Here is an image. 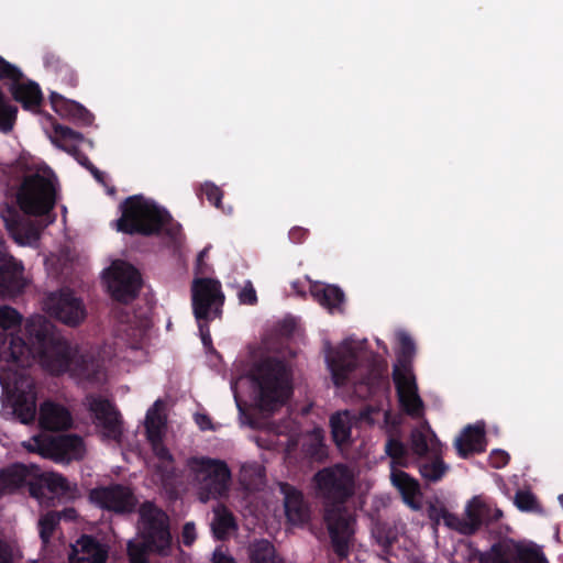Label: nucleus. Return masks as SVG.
<instances>
[{
	"label": "nucleus",
	"instance_id": "nucleus-1",
	"mask_svg": "<svg viewBox=\"0 0 563 563\" xmlns=\"http://www.w3.org/2000/svg\"><path fill=\"white\" fill-rule=\"evenodd\" d=\"M25 331L27 342L10 335L8 347L0 351L4 363H12L24 371L31 360L37 358L41 366L53 375L67 373L79 380H100L102 365L96 354L63 338L46 318H30Z\"/></svg>",
	"mask_w": 563,
	"mask_h": 563
},
{
	"label": "nucleus",
	"instance_id": "nucleus-2",
	"mask_svg": "<svg viewBox=\"0 0 563 563\" xmlns=\"http://www.w3.org/2000/svg\"><path fill=\"white\" fill-rule=\"evenodd\" d=\"M317 492L324 500L323 520L333 552L347 559L353 541L355 517L345 506L354 495V475L347 465L339 463L318 471L313 476Z\"/></svg>",
	"mask_w": 563,
	"mask_h": 563
},
{
	"label": "nucleus",
	"instance_id": "nucleus-3",
	"mask_svg": "<svg viewBox=\"0 0 563 563\" xmlns=\"http://www.w3.org/2000/svg\"><path fill=\"white\" fill-rule=\"evenodd\" d=\"M325 361L336 387L345 386L349 382H352L355 391L367 397L383 395L390 389L387 365L375 355L368 358L366 373L360 379L354 377L362 360L360 349L350 340H344L336 347L330 349Z\"/></svg>",
	"mask_w": 563,
	"mask_h": 563
},
{
	"label": "nucleus",
	"instance_id": "nucleus-4",
	"mask_svg": "<svg viewBox=\"0 0 563 563\" xmlns=\"http://www.w3.org/2000/svg\"><path fill=\"white\" fill-rule=\"evenodd\" d=\"M249 380L257 386V406L273 413L287 404L294 393L292 371L278 357L268 356L257 365L256 374L249 371Z\"/></svg>",
	"mask_w": 563,
	"mask_h": 563
},
{
	"label": "nucleus",
	"instance_id": "nucleus-5",
	"mask_svg": "<svg viewBox=\"0 0 563 563\" xmlns=\"http://www.w3.org/2000/svg\"><path fill=\"white\" fill-rule=\"evenodd\" d=\"M398 364L393 369V380L397 398L404 412L417 419L423 415V401L418 394L416 377L411 368V358L416 352L415 342L406 334L399 336Z\"/></svg>",
	"mask_w": 563,
	"mask_h": 563
},
{
	"label": "nucleus",
	"instance_id": "nucleus-6",
	"mask_svg": "<svg viewBox=\"0 0 563 563\" xmlns=\"http://www.w3.org/2000/svg\"><path fill=\"white\" fill-rule=\"evenodd\" d=\"M188 476L197 490L198 499L206 504L219 499L229 492L231 472L222 460L190 457L187 460Z\"/></svg>",
	"mask_w": 563,
	"mask_h": 563
},
{
	"label": "nucleus",
	"instance_id": "nucleus-7",
	"mask_svg": "<svg viewBox=\"0 0 563 563\" xmlns=\"http://www.w3.org/2000/svg\"><path fill=\"white\" fill-rule=\"evenodd\" d=\"M121 209L117 229L126 234H157L169 220L166 211L142 196L126 198Z\"/></svg>",
	"mask_w": 563,
	"mask_h": 563
},
{
	"label": "nucleus",
	"instance_id": "nucleus-8",
	"mask_svg": "<svg viewBox=\"0 0 563 563\" xmlns=\"http://www.w3.org/2000/svg\"><path fill=\"white\" fill-rule=\"evenodd\" d=\"M430 518L442 519L444 525L463 536L475 534L483 526H489L503 518L501 509L493 507L481 497L474 496L465 506L464 517L450 512L446 508H432Z\"/></svg>",
	"mask_w": 563,
	"mask_h": 563
},
{
	"label": "nucleus",
	"instance_id": "nucleus-9",
	"mask_svg": "<svg viewBox=\"0 0 563 563\" xmlns=\"http://www.w3.org/2000/svg\"><path fill=\"white\" fill-rule=\"evenodd\" d=\"M55 201L56 188L48 174L26 176L18 191V203L26 214L45 216L54 208Z\"/></svg>",
	"mask_w": 563,
	"mask_h": 563
},
{
	"label": "nucleus",
	"instance_id": "nucleus-10",
	"mask_svg": "<svg viewBox=\"0 0 563 563\" xmlns=\"http://www.w3.org/2000/svg\"><path fill=\"white\" fill-rule=\"evenodd\" d=\"M139 515L141 538L152 544L155 553L167 555L172 543L168 516L152 501L143 503Z\"/></svg>",
	"mask_w": 563,
	"mask_h": 563
},
{
	"label": "nucleus",
	"instance_id": "nucleus-11",
	"mask_svg": "<svg viewBox=\"0 0 563 563\" xmlns=\"http://www.w3.org/2000/svg\"><path fill=\"white\" fill-rule=\"evenodd\" d=\"M43 309L52 318L71 328L81 324L87 317L84 301L68 288L47 294L43 299Z\"/></svg>",
	"mask_w": 563,
	"mask_h": 563
},
{
	"label": "nucleus",
	"instance_id": "nucleus-12",
	"mask_svg": "<svg viewBox=\"0 0 563 563\" xmlns=\"http://www.w3.org/2000/svg\"><path fill=\"white\" fill-rule=\"evenodd\" d=\"M25 446L56 462L69 463L73 460L82 459L85 454L82 439L75 434L34 437L33 443Z\"/></svg>",
	"mask_w": 563,
	"mask_h": 563
},
{
	"label": "nucleus",
	"instance_id": "nucleus-13",
	"mask_svg": "<svg viewBox=\"0 0 563 563\" xmlns=\"http://www.w3.org/2000/svg\"><path fill=\"white\" fill-rule=\"evenodd\" d=\"M107 287L111 297L123 303L134 300L141 288V275L131 264L114 261L106 272Z\"/></svg>",
	"mask_w": 563,
	"mask_h": 563
},
{
	"label": "nucleus",
	"instance_id": "nucleus-14",
	"mask_svg": "<svg viewBox=\"0 0 563 563\" xmlns=\"http://www.w3.org/2000/svg\"><path fill=\"white\" fill-rule=\"evenodd\" d=\"M84 405L92 415L102 438L120 442L123 422L114 406L108 399L97 395L87 396Z\"/></svg>",
	"mask_w": 563,
	"mask_h": 563
},
{
	"label": "nucleus",
	"instance_id": "nucleus-15",
	"mask_svg": "<svg viewBox=\"0 0 563 563\" xmlns=\"http://www.w3.org/2000/svg\"><path fill=\"white\" fill-rule=\"evenodd\" d=\"M192 307L197 319H209L220 313L223 295L218 280L196 278L191 286Z\"/></svg>",
	"mask_w": 563,
	"mask_h": 563
},
{
	"label": "nucleus",
	"instance_id": "nucleus-16",
	"mask_svg": "<svg viewBox=\"0 0 563 563\" xmlns=\"http://www.w3.org/2000/svg\"><path fill=\"white\" fill-rule=\"evenodd\" d=\"M89 498L99 507L120 515L132 514L137 505L131 488L120 484L93 488Z\"/></svg>",
	"mask_w": 563,
	"mask_h": 563
},
{
	"label": "nucleus",
	"instance_id": "nucleus-17",
	"mask_svg": "<svg viewBox=\"0 0 563 563\" xmlns=\"http://www.w3.org/2000/svg\"><path fill=\"white\" fill-rule=\"evenodd\" d=\"M280 493L284 495V507L287 520L292 525H303L310 519V508L303 494L288 483L280 484Z\"/></svg>",
	"mask_w": 563,
	"mask_h": 563
},
{
	"label": "nucleus",
	"instance_id": "nucleus-18",
	"mask_svg": "<svg viewBox=\"0 0 563 563\" xmlns=\"http://www.w3.org/2000/svg\"><path fill=\"white\" fill-rule=\"evenodd\" d=\"M107 550L95 538L82 536L71 545L69 563H106Z\"/></svg>",
	"mask_w": 563,
	"mask_h": 563
},
{
	"label": "nucleus",
	"instance_id": "nucleus-19",
	"mask_svg": "<svg viewBox=\"0 0 563 563\" xmlns=\"http://www.w3.org/2000/svg\"><path fill=\"white\" fill-rule=\"evenodd\" d=\"M22 272L23 267L12 256L0 257V296H13L23 289Z\"/></svg>",
	"mask_w": 563,
	"mask_h": 563
},
{
	"label": "nucleus",
	"instance_id": "nucleus-20",
	"mask_svg": "<svg viewBox=\"0 0 563 563\" xmlns=\"http://www.w3.org/2000/svg\"><path fill=\"white\" fill-rule=\"evenodd\" d=\"M40 424L42 428L58 431L73 424V417L67 408L53 401H45L40 407Z\"/></svg>",
	"mask_w": 563,
	"mask_h": 563
},
{
	"label": "nucleus",
	"instance_id": "nucleus-21",
	"mask_svg": "<svg viewBox=\"0 0 563 563\" xmlns=\"http://www.w3.org/2000/svg\"><path fill=\"white\" fill-rule=\"evenodd\" d=\"M409 444L412 453L419 457H424L429 452L437 454L440 446L435 433L427 421L411 430Z\"/></svg>",
	"mask_w": 563,
	"mask_h": 563
},
{
	"label": "nucleus",
	"instance_id": "nucleus-22",
	"mask_svg": "<svg viewBox=\"0 0 563 563\" xmlns=\"http://www.w3.org/2000/svg\"><path fill=\"white\" fill-rule=\"evenodd\" d=\"M24 464L15 463L0 472V495L11 494L20 488L31 476L32 470Z\"/></svg>",
	"mask_w": 563,
	"mask_h": 563
},
{
	"label": "nucleus",
	"instance_id": "nucleus-23",
	"mask_svg": "<svg viewBox=\"0 0 563 563\" xmlns=\"http://www.w3.org/2000/svg\"><path fill=\"white\" fill-rule=\"evenodd\" d=\"M390 477L393 485L400 493L402 500L411 508L418 509L419 504L416 498L420 494V486L417 479L401 470H393Z\"/></svg>",
	"mask_w": 563,
	"mask_h": 563
},
{
	"label": "nucleus",
	"instance_id": "nucleus-24",
	"mask_svg": "<svg viewBox=\"0 0 563 563\" xmlns=\"http://www.w3.org/2000/svg\"><path fill=\"white\" fill-rule=\"evenodd\" d=\"M484 430L476 426H467L455 440V448L461 457L483 451Z\"/></svg>",
	"mask_w": 563,
	"mask_h": 563
},
{
	"label": "nucleus",
	"instance_id": "nucleus-25",
	"mask_svg": "<svg viewBox=\"0 0 563 563\" xmlns=\"http://www.w3.org/2000/svg\"><path fill=\"white\" fill-rule=\"evenodd\" d=\"M312 297L329 311H342L344 303V292L334 285H313L311 287Z\"/></svg>",
	"mask_w": 563,
	"mask_h": 563
},
{
	"label": "nucleus",
	"instance_id": "nucleus-26",
	"mask_svg": "<svg viewBox=\"0 0 563 563\" xmlns=\"http://www.w3.org/2000/svg\"><path fill=\"white\" fill-rule=\"evenodd\" d=\"M41 481L42 485L30 486L31 495L40 500L45 496V490L52 494H65L71 490L69 482L60 474L54 472L44 473Z\"/></svg>",
	"mask_w": 563,
	"mask_h": 563
},
{
	"label": "nucleus",
	"instance_id": "nucleus-27",
	"mask_svg": "<svg viewBox=\"0 0 563 563\" xmlns=\"http://www.w3.org/2000/svg\"><path fill=\"white\" fill-rule=\"evenodd\" d=\"M213 520L211 530L219 540H225L236 530V523L232 514L223 506H217L213 509Z\"/></svg>",
	"mask_w": 563,
	"mask_h": 563
},
{
	"label": "nucleus",
	"instance_id": "nucleus-28",
	"mask_svg": "<svg viewBox=\"0 0 563 563\" xmlns=\"http://www.w3.org/2000/svg\"><path fill=\"white\" fill-rule=\"evenodd\" d=\"M13 97L21 102L24 108L33 109L42 102V93L35 82L16 84L13 88Z\"/></svg>",
	"mask_w": 563,
	"mask_h": 563
},
{
	"label": "nucleus",
	"instance_id": "nucleus-29",
	"mask_svg": "<svg viewBox=\"0 0 563 563\" xmlns=\"http://www.w3.org/2000/svg\"><path fill=\"white\" fill-rule=\"evenodd\" d=\"M250 563H284L276 555L274 545L267 540H260L249 545Z\"/></svg>",
	"mask_w": 563,
	"mask_h": 563
},
{
	"label": "nucleus",
	"instance_id": "nucleus-30",
	"mask_svg": "<svg viewBox=\"0 0 563 563\" xmlns=\"http://www.w3.org/2000/svg\"><path fill=\"white\" fill-rule=\"evenodd\" d=\"M397 430H390L385 443V453L391 459L393 465L406 466L408 449L397 434Z\"/></svg>",
	"mask_w": 563,
	"mask_h": 563
},
{
	"label": "nucleus",
	"instance_id": "nucleus-31",
	"mask_svg": "<svg viewBox=\"0 0 563 563\" xmlns=\"http://www.w3.org/2000/svg\"><path fill=\"white\" fill-rule=\"evenodd\" d=\"M330 427L332 439L338 445L349 443L351 438V423L347 412L344 415L339 412L332 415L330 418Z\"/></svg>",
	"mask_w": 563,
	"mask_h": 563
},
{
	"label": "nucleus",
	"instance_id": "nucleus-32",
	"mask_svg": "<svg viewBox=\"0 0 563 563\" xmlns=\"http://www.w3.org/2000/svg\"><path fill=\"white\" fill-rule=\"evenodd\" d=\"M510 540L494 543L489 550L478 554V563H511Z\"/></svg>",
	"mask_w": 563,
	"mask_h": 563
},
{
	"label": "nucleus",
	"instance_id": "nucleus-33",
	"mask_svg": "<svg viewBox=\"0 0 563 563\" xmlns=\"http://www.w3.org/2000/svg\"><path fill=\"white\" fill-rule=\"evenodd\" d=\"M511 555L517 563H548L544 554L536 548L525 547L510 540Z\"/></svg>",
	"mask_w": 563,
	"mask_h": 563
},
{
	"label": "nucleus",
	"instance_id": "nucleus-34",
	"mask_svg": "<svg viewBox=\"0 0 563 563\" xmlns=\"http://www.w3.org/2000/svg\"><path fill=\"white\" fill-rule=\"evenodd\" d=\"M165 404L162 400H156L151 409H148L145 428L148 437L162 435V429L165 424V418L162 415Z\"/></svg>",
	"mask_w": 563,
	"mask_h": 563
},
{
	"label": "nucleus",
	"instance_id": "nucleus-35",
	"mask_svg": "<svg viewBox=\"0 0 563 563\" xmlns=\"http://www.w3.org/2000/svg\"><path fill=\"white\" fill-rule=\"evenodd\" d=\"M437 453H439V451ZM448 470L449 466L440 456H438V454H434V459L432 461H423L419 463L420 475L426 481L432 483L440 481L448 472Z\"/></svg>",
	"mask_w": 563,
	"mask_h": 563
},
{
	"label": "nucleus",
	"instance_id": "nucleus-36",
	"mask_svg": "<svg viewBox=\"0 0 563 563\" xmlns=\"http://www.w3.org/2000/svg\"><path fill=\"white\" fill-rule=\"evenodd\" d=\"M60 520V512L48 511L38 520L40 536L44 544L51 540L53 532Z\"/></svg>",
	"mask_w": 563,
	"mask_h": 563
},
{
	"label": "nucleus",
	"instance_id": "nucleus-37",
	"mask_svg": "<svg viewBox=\"0 0 563 563\" xmlns=\"http://www.w3.org/2000/svg\"><path fill=\"white\" fill-rule=\"evenodd\" d=\"M154 552L152 544L143 540L140 542L130 541L128 543V555L130 563H147V553Z\"/></svg>",
	"mask_w": 563,
	"mask_h": 563
},
{
	"label": "nucleus",
	"instance_id": "nucleus-38",
	"mask_svg": "<svg viewBox=\"0 0 563 563\" xmlns=\"http://www.w3.org/2000/svg\"><path fill=\"white\" fill-rule=\"evenodd\" d=\"M515 505L521 511L540 512L541 507L537 497L529 490H518L515 495Z\"/></svg>",
	"mask_w": 563,
	"mask_h": 563
},
{
	"label": "nucleus",
	"instance_id": "nucleus-39",
	"mask_svg": "<svg viewBox=\"0 0 563 563\" xmlns=\"http://www.w3.org/2000/svg\"><path fill=\"white\" fill-rule=\"evenodd\" d=\"M22 316L9 306L0 307V328L2 330H14L20 327Z\"/></svg>",
	"mask_w": 563,
	"mask_h": 563
},
{
	"label": "nucleus",
	"instance_id": "nucleus-40",
	"mask_svg": "<svg viewBox=\"0 0 563 563\" xmlns=\"http://www.w3.org/2000/svg\"><path fill=\"white\" fill-rule=\"evenodd\" d=\"M155 474L159 477V481L165 488L170 487L176 477L174 459L158 462L155 465Z\"/></svg>",
	"mask_w": 563,
	"mask_h": 563
},
{
	"label": "nucleus",
	"instance_id": "nucleus-41",
	"mask_svg": "<svg viewBox=\"0 0 563 563\" xmlns=\"http://www.w3.org/2000/svg\"><path fill=\"white\" fill-rule=\"evenodd\" d=\"M244 379V374L241 373L236 376L235 379L232 380V389H233V393H234V398H235V401H236V406L239 408V411L241 413V421L242 423H246V408H245V402L243 401L242 397H241V394H240V384L243 382Z\"/></svg>",
	"mask_w": 563,
	"mask_h": 563
},
{
	"label": "nucleus",
	"instance_id": "nucleus-42",
	"mask_svg": "<svg viewBox=\"0 0 563 563\" xmlns=\"http://www.w3.org/2000/svg\"><path fill=\"white\" fill-rule=\"evenodd\" d=\"M152 444V450L159 462L172 460L173 455L168 449L162 443V435L148 437Z\"/></svg>",
	"mask_w": 563,
	"mask_h": 563
},
{
	"label": "nucleus",
	"instance_id": "nucleus-43",
	"mask_svg": "<svg viewBox=\"0 0 563 563\" xmlns=\"http://www.w3.org/2000/svg\"><path fill=\"white\" fill-rule=\"evenodd\" d=\"M62 147L65 151L73 154L81 165L89 168L97 179H99V180L101 179V173L89 163L88 158L84 154L80 153V151L77 148L76 145L64 144V145H62Z\"/></svg>",
	"mask_w": 563,
	"mask_h": 563
},
{
	"label": "nucleus",
	"instance_id": "nucleus-44",
	"mask_svg": "<svg viewBox=\"0 0 563 563\" xmlns=\"http://www.w3.org/2000/svg\"><path fill=\"white\" fill-rule=\"evenodd\" d=\"M201 191L203 195L207 196V199L213 203L216 207H220L221 198H222V191L219 187L211 183H206L201 186Z\"/></svg>",
	"mask_w": 563,
	"mask_h": 563
},
{
	"label": "nucleus",
	"instance_id": "nucleus-45",
	"mask_svg": "<svg viewBox=\"0 0 563 563\" xmlns=\"http://www.w3.org/2000/svg\"><path fill=\"white\" fill-rule=\"evenodd\" d=\"M510 460V455L504 450H494L489 454V465L494 468L505 467Z\"/></svg>",
	"mask_w": 563,
	"mask_h": 563
},
{
	"label": "nucleus",
	"instance_id": "nucleus-46",
	"mask_svg": "<svg viewBox=\"0 0 563 563\" xmlns=\"http://www.w3.org/2000/svg\"><path fill=\"white\" fill-rule=\"evenodd\" d=\"M22 74L19 69L0 58V78H9L19 81Z\"/></svg>",
	"mask_w": 563,
	"mask_h": 563
},
{
	"label": "nucleus",
	"instance_id": "nucleus-47",
	"mask_svg": "<svg viewBox=\"0 0 563 563\" xmlns=\"http://www.w3.org/2000/svg\"><path fill=\"white\" fill-rule=\"evenodd\" d=\"M55 133L64 141H81L82 135L73 129L64 125H56Z\"/></svg>",
	"mask_w": 563,
	"mask_h": 563
},
{
	"label": "nucleus",
	"instance_id": "nucleus-48",
	"mask_svg": "<svg viewBox=\"0 0 563 563\" xmlns=\"http://www.w3.org/2000/svg\"><path fill=\"white\" fill-rule=\"evenodd\" d=\"M309 235V231L301 227H294L289 231V239L292 243H302Z\"/></svg>",
	"mask_w": 563,
	"mask_h": 563
},
{
	"label": "nucleus",
	"instance_id": "nucleus-49",
	"mask_svg": "<svg viewBox=\"0 0 563 563\" xmlns=\"http://www.w3.org/2000/svg\"><path fill=\"white\" fill-rule=\"evenodd\" d=\"M195 421L202 431L216 429L214 424L211 421V418L206 413H196Z\"/></svg>",
	"mask_w": 563,
	"mask_h": 563
},
{
	"label": "nucleus",
	"instance_id": "nucleus-50",
	"mask_svg": "<svg viewBox=\"0 0 563 563\" xmlns=\"http://www.w3.org/2000/svg\"><path fill=\"white\" fill-rule=\"evenodd\" d=\"M307 452L312 457H321L325 453V446L322 443V440L321 439H316L314 442L310 444V446L307 450Z\"/></svg>",
	"mask_w": 563,
	"mask_h": 563
},
{
	"label": "nucleus",
	"instance_id": "nucleus-51",
	"mask_svg": "<svg viewBox=\"0 0 563 563\" xmlns=\"http://www.w3.org/2000/svg\"><path fill=\"white\" fill-rule=\"evenodd\" d=\"M195 538V526L191 522H187L183 528V541L185 544L190 545Z\"/></svg>",
	"mask_w": 563,
	"mask_h": 563
},
{
	"label": "nucleus",
	"instance_id": "nucleus-52",
	"mask_svg": "<svg viewBox=\"0 0 563 563\" xmlns=\"http://www.w3.org/2000/svg\"><path fill=\"white\" fill-rule=\"evenodd\" d=\"M12 553L10 547L0 540V563H11Z\"/></svg>",
	"mask_w": 563,
	"mask_h": 563
},
{
	"label": "nucleus",
	"instance_id": "nucleus-53",
	"mask_svg": "<svg viewBox=\"0 0 563 563\" xmlns=\"http://www.w3.org/2000/svg\"><path fill=\"white\" fill-rule=\"evenodd\" d=\"M212 561H213V563H236L235 560L232 556L227 555L221 550H216L214 551L213 556H212Z\"/></svg>",
	"mask_w": 563,
	"mask_h": 563
},
{
	"label": "nucleus",
	"instance_id": "nucleus-54",
	"mask_svg": "<svg viewBox=\"0 0 563 563\" xmlns=\"http://www.w3.org/2000/svg\"><path fill=\"white\" fill-rule=\"evenodd\" d=\"M256 303H257L256 290L253 287L252 283L249 280V306H254Z\"/></svg>",
	"mask_w": 563,
	"mask_h": 563
},
{
	"label": "nucleus",
	"instance_id": "nucleus-55",
	"mask_svg": "<svg viewBox=\"0 0 563 563\" xmlns=\"http://www.w3.org/2000/svg\"><path fill=\"white\" fill-rule=\"evenodd\" d=\"M59 512H60V519L62 518L74 519L76 517V510L74 508H68V509H65Z\"/></svg>",
	"mask_w": 563,
	"mask_h": 563
},
{
	"label": "nucleus",
	"instance_id": "nucleus-56",
	"mask_svg": "<svg viewBox=\"0 0 563 563\" xmlns=\"http://www.w3.org/2000/svg\"><path fill=\"white\" fill-rule=\"evenodd\" d=\"M239 298H240L241 302H243V303L246 301V287H243L240 289Z\"/></svg>",
	"mask_w": 563,
	"mask_h": 563
},
{
	"label": "nucleus",
	"instance_id": "nucleus-57",
	"mask_svg": "<svg viewBox=\"0 0 563 563\" xmlns=\"http://www.w3.org/2000/svg\"><path fill=\"white\" fill-rule=\"evenodd\" d=\"M40 235V229L32 227L30 229V238L36 239Z\"/></svg>",
	"mask_w": 563,
	"mask_h": 563
},
{
	"label": "nucleus",
	"instance_id": "nucleus-58",
	"mask_svg": "<svg viewBox=\"0 0 563 563\" xmlns=\"http://www.w3.org/2000/svg\"><path fill=\"white\" fill-rule=\"evenodd\" d=\"M200 331H201L203 343L207 344L208 341H210V339L207 334H205L202 327H200Z\"/></svg>",
	"mask_w": 563,
	"mask_h": 563
},
{
	"label": "nucleus",
	"instance_id": "nucleus-59",
	"mask_svg": "<svg viewBox=\"0 0 563 563\" xmlns=\"http://www.w3.org/2000/svg\"><path fill=\"white\" fill-rule=\"evenodd\" d=\"M207 252H208V249L202 250V251L199 253V257H200V258L206 257Z\"/></svg>",
	"mask_w": 563,
	"mask_h": 563
},
{
	"label": "nucleus",
	"instance_id": "nucleus-60",
	"mask_svg": "<svg viewBox=\"0 0 563 563\" xmlns=\"http://www.w3.org/2000/svg\"><path fill=\"white\" fill-rule=\"evenodd\" d=\"M247 423H249V427H252V426H253V420H252V418H251V416H250V415H249Z\"/></svg>",
	"mask_w": 563,
	"mask_h": 563
},
{
	"label": "nucleus",
	"instance_id": "nucleus-61",
	"mask_svg": "<svg viewBox=\"0 0 563 563\" xmlns=\"http://www.w3.org/2000/svg\"><path fill=\"white\" fill-rule=\"evenodd\" d=\"M559 500H560L561 505L563 506V494L559 496Z\"/></svg>",
	"mask_w": 563,
	"mask_h": 563
},
{
	"label": "nucleus",
	"instance_id": "nucleus-62",
	"mask_svg": "<svg viewBox=\"0 0 563 563\" xmlns=\"http://www.w3.org/2000/svg\"><path fill=\"white\" fill-rule=\"evenodd\" d=\"M202 261H203V258H200V257L198 256V258H197L198 265H201V264H202Z\"/></svg>",
	"mask_w": 563,
	"mask_h": 563
},
{
	"label": "nucleus",
	"instance_id": "nucleus-63",
	"mask_svg": "<svg viewBox=\"0 0 563 563\" xmlns=\"http://www.w3.org/2000/svg\"><path fill=\"white\" fill-rule=\"evenodd\" d=\"M247 487H249V492H250L251 490V482L250 481H249Z\"/></svg>",
	"mask_w": 563,
	"mask_h": 563
},
{
	"label": "nucleus",
	"instance_id": "nucleus-64",
	"mask_svg": "<svg viewBox=\"0 0 563 563\" xmlns=\"http://www.w3.org/2000/svg\"><path fill=\"white\" fill-rule=\"evenodd\" d=\"M31 563H36V562H31Z\"/></svg>",
	"mask_w": 563,
	"mask_h": 563
}]
</instances>
